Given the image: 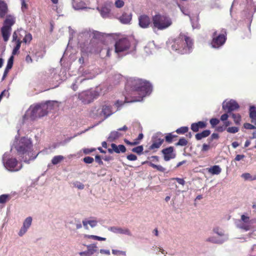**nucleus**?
Here are the masks:
<instances>
[{
	"mask_svg": "<svg viewBox=\"0 0 256 256\" xmlns=\"http://www.w3.org/2000/svg\"><path fill=\"white\" fill-rule=\"evenodd\" d=\"M151 84L146 80L134 78L128 81L126 86L125 102H140L152 92Z\"/></svg>",
	"mask_w": 256,
	"mask_h": 256,
	"instance_id": "1",
	"label": "nucleus"
},
{
	"mask_svg": "<svg viewBox=\"0 0 256 256\" xmlns=\"http://www.w3.org/2000/svg\"><path fill=\"white\" fill-rule=\"evenodd\" d=\"M12 147L16 150L20 157L26 163L34 160L38 156V154H34L32 141L28 137L24 136L18 139V136H16Z\"/></svg>",
	"mask_w": 256,
	"mask_h": 256,
	"instance_id": "2",
	"label": "nucleus"
},
{
	"mask_svg": "<svg viewBox=\"0 0 256 256\" xmlns=\"http://www.w3.org/2000/svg\"><path fill=\"white\" fill-rule=\"evenodd\" d=\"M56 102H47L44 104L32 105L26 111L23 116L24 120H34L38 118L44 116L54 108Z\"/></svg>",
	"mask_w": 256,
	"mask_h": 256,
	"instance_id": "3",
	"label": "nucleus"
},
{
	"mask_svg": "<svg viewBox=\"0 0 256 256\" xmlns=\"http://www.w3.org/2000/svg\"><path fill=\"white\" fill-rule=\"evenodd\" d=\"M194 42L188 36L180 34L172 42V50L178 54H186L192 52Z\"/></svg>",
	"mask_w": 256,
	"mask_h": 256,
	"instance_id": "4",
	"label": "nucleus"
},
{
	"mask_svg": "<svg viewBox=\"0 0 256 256\" xmlns=\"http://www.w3.org/2000/svg\"><path fill=\"white\" fill-rule=\"evenodd\" d=\"M172 24V18L166 14H156L152 16L151 27L154 32L163 30L170 28Z\"/></svg>",
	"mask_w": 256,
	"mask_h": 256,
	"instance_id": "5",
	"label": "nucleus"
},
{
	"mask_svg": "<svg viewBox=\"0 0 256 256\" xmlns=\"http://www.w3.org/2000/svg\"><path fill=\"white\" fill-rule=\"evenodd\" d=\"M123 104V102L120 100H117L112 107L111 104H106L102 106V110L100 111V109H94L92 110V116H104L106 119L112 114L116 112L119 110L120 107Z\"/></svg>",
	"mask_w": 256,
	"mask_h": 256,
	"instance_id": "6",
	"label": "nucleus"
},
{
	"mask_svg": "<svg viewBox=\"0 0 256 256\" xmlns=\"http://www.w3.org/2000/svg\"><path fill=\"white\" fill-rule=\"evenodd\" d=\"M104 94L101 87H98L94 90H90L82 92L78 94V98L84 104H89L96 98L100 95Z\"/></svg>",
	"mask_w": 256,
	"mask_h": 256,
	"instance_id": "7",
	"label": "nucleus"
},
{
	"mask_svg": "<svg viewBox=\"0 0 256 256\" xmlns=\"http://www.w3.org/2000/svg\"><path fill=\"white\" fill-rule=\"evenodd\" d=\"M16 22V18L12 15L6 16L4 20L2 26L0 28V32L4 42H7L10 38L12 26Z\"/></svg>",
	"mask_w": 256,
	"mask_h": 256,
	"instance_id": "8",
	"label": "nucleus"
},
{
	"mask_svg": "<svg viewBox=\"0 0 256 256\" xmlns=\"http://www.w3.org/2000/svg\"><path fill=\"white\" fill-rule=\"evenodd\" d=\"M2 162L6 169L11 172H17L22 168V164L16 158L10 157L8 152L3 155Z\"/></svg>",
	"mask_w": 256,
	"mask_h": 256,
	"instance_id": "9",
	"label": "nucleus"
},
{
	"mask_svg": "<svg viewBox=\"0 0 256 256\" xmlns=\"http://www.w3.org/2000/svg\"><path fill=\"white\" fill-rule=\"evenodd\" d=\"M114 46L115 52L120 56H122V53L124 55L130 53V42L126 38L120 39L116 42Z\"/></svg>",
	"mask_w": 256,
	"mask_h": 256,
	"instance_id": "10",
	"label": "nucleus"
},
{
	"mask_svg": "<svg viewBox=\"0 0 256 256\" xmlns=\"http://www.w3.org/2000/svg\"><path fill=\"white\" fill-rule=\"evenodd\" d=\"M48 78L50 82H58L65 80L68 77L59 74V68H50L47 74Z\"/></svg>",
	"mask_w": 256,
	"mask_h": 256,
	"instance_id": "11",
	"label": "nucleus"
},
{
	"mask_svg": "<svg viewBox=\"0 0 256 256\" xmlns=\"http://www.w3.org/2000/svg\"><path fill=\"white\" fill-rule=\"evenodd\" d=\"M234 224L237 228L242 230L246 232L250 229V218L244 214L241 216L240 219L236 220L234 222Z\"/></svg>",
	"mask_w": 256,
	"mask_h": 256,
	"instance_id": "12",
	"label": "nucleus"
},
{
	"mask_svg": "<svg viewBox=\"0 0 256 256\" xmlns=\"http://www.w3.org/2000/svg\"><path fill=\"white\" fill-rule=\"evenodd\" d=\"M213 38L211 42L212 46L214 48H219L225 42L226 36L224 34H217L215 32L213 34Z\"/></svg>",
	"mask_w": 256,
	"mask_h": 256,
	"instance_id": "13",
	"label": "nucleus"
},
{
	"mask_svg": "<svg viewBox=\"0 0 256 256\" xmlns=\"http://www.w3.org/2000/svg\"><path fill=\"white\" fill-rule=\"evenodd\" d=\"M240 108L238 104L234 100H226L222 102V109L228 113L231 114Z\"/></svg>",
	"mask_w": 256,
	"mask_h": 256,
	"instance_id": "14",
	"label": "nucleus"
},
{
	"mask_svg": "<svg viewBox=\"0 0 256 256\" xmlns=\"http://www.w3.org/2000/svg\"><path fill=\"white\" fill-rule=\"evenodd\" d=\"M163 134L161 132L155 134L152 137V144L150 146V150L158 148L163 143L164 140L162 138Z\"/></svg>",
	"mask_w": 256,
	"mask_h": 256,
	"instance_id": "15",
	"label": "nucleus"
},
{
	"mask_svg": "<svg viewBox=\"0 0 256 256\" xmlns=\"http://www.w3.org/2000/svg\"><path fill=\"white\" fill-rule=\"evenodd\" d=\"M32 218L31 216H28L24 220L22 226L18 232V235L22 237L26 234L32 226Z\"/></svg>",
	"mask_w": 256,
	"mask_h": 256,
	"instance_id": "16",
	"label": "nucleus"
},
{
	"mask_svg": "<svg viewBox=\"0 0 256 256\" xmlns=\"http://www.w3.org/2000/svg\"><path fill=\"white\" fill-rule=\"evenodd\" d=\"M152 24V20L146 14H142L138 17V25L142 28H147Z\"/></svg>",
	"mask_w": 256,
	"mask_h": 256,
	"instance_id": "17",
	"label": "nucleus"
},
{
	"mask_svg": "<svg viewBox=\"0 0 256 256\" xmlns=\"http://www.w3.org/2000/svg\"><path fill=\"white\" fill-rule=\"evenodd\" d=\"M162 152L164 154V160L166 162L174 158L176 156L174 152V148L172 146H169L164 148L162 150Z\"/></svg>",
	"mask_w": 256,
	"mask_h": 256,
	"instance_id": "18",
	"label": "nucleus"
},
{
	"mask_svg": "<svg viewBox=\"0 0 256 256\" xmlns=\"http://www.w3.org/2000/svg\"><path fill=\"white\" fill-rule=\"evenodd\" d=\"M108 230L115 234H122L128 235V236H132V234L131 232L128 228H120L117 226H112L108 228Z\"/></svg>",
	"mask_w": 256,
	"mask_h": 256,
	"instance_id": "19",
	"label": "nucleus"
},
{
	"mask_svg": "<svg viewBox=\"0 0 256 256\" xmlns=\"http://www.w3.org/2000/svg\"><path fill=\"white\" fill-rule=\"evenodd\" d=\"M132 19L131 12H124L122 15L118 18L119 20L123 24H130Z\"/></svg>",
	"mask_w": 256,
	"mask_h": 256,
	"instance_id": "20",
	"label": "nucleus"
},
{
	"mask_svg": "<svg viewBox=\"0 0 256 256\" xmlns=\"http://www.w3.org/2000/svg\"><path fill=\"white\" fill-rule=\"evenodd\" d=\"M80 34L82 36H89L90 37L92 36L94 38L99 39L101 36H103L104 34L101 33L98 31H86L82 32Z\"/></svg>",
	"mask_w": 256,
	"mask_h": 256,
	"instance_id": "21",
	"label": "nucleus"
},
{
	"mask_svg": "<svg viewBox=\"0 0 256 256\" xmlns=\"http://www.w3.org/2000/svg\"><path fill=\"white\" fill-rule=\"evenodd\" d=\"M8 7L6 2L2 0H0V18H4L8 14Z\"/></svg>",
	"mask_w": 256,
	"mask_h": 256,
	"instance_id": "22",
	"label": "nucleus"
},
{
	"mask_svg": "<svg viewBox=\"0 0 256 256\" xmlns=\"http://www.w3.org/2000/svg\"><path fill=\"white\" fill-rule=\"evenodd\" d=\"M82 224L86 229H88V224L92 228H94L96 226L98 221L96 218H92V219H85L82 220Z\"/></svg>",
	"mask_w": 256,
	"mask_h": 256,
	"instance_id": "23",
	"label": "nucleus"
},
{
	"mask_svg": "<svg viewBox=\"0 0 256 256\" xmlns=\"http://www.w3.org/2000/svg\"><path fill=\"white\" fill-rule=\"evenodd\" d=\"M206 124L205 122L200 121L198 122L193 123L191 125V129L194 132H197L200 128H204L206 127Z\"/></svg>",
	"mask_w": 256,
	"mask_h": 256,
	"instance_id": "24",
	"label": "nucleus"
},
{
	"mask_svg": "<svg viewBox=\"0 0 256 256\" xmlns=\"http://www.w3.org/2000/svg\"><path fill=\"white\" fill-rule=\"evenodd\" d=\"M72 8L76 10H82L88 8L86 6V3L83 1L75 2L73 0L72 2Z\"/></svg>",
	"mask_w": 256,
	"mask_h": 256,
	"instance_id": "25",
	"label": "nucleus"
},
{
	"mask_svg": "<svg viewBox=\"0 0 256 256\" xmlns=\"http://www.w3.org/2000/svg\"><path fill=\"white\" fill-rule=\"evenodd\" d=\"M98 74L94 71L86 69L83 72L82 77L86 80L92 79L94 78Z\"/></svg>",
	"mask_w": 256,
	"mask_h": 256,
	"instance_id": "26",
	"label": "nucleus"
},
{
	"mask_svg": "<svg viewBox=\"0 0 256 256\" xmlns=\"http://www.w3.org/2000/svg\"><path fill=\"white\" fill-rule=\"evenodd\" d=\"M97 9L100 12L101 16L103 18H108L110 17V9L106 6H102L100 8H98Z\"/></svg>",
	"mask_w": 256,
	"mask_h": 256,
	"instance_id": "27",
	"label": "nucleus"
},
{
	"mask_svg": "<svg viewBox=\"0 0 256 256\" xmlns=\"http://www.w3.org/2000/svg\"><path fill=\"white\" fill-rule=\"evenodd\" d=\"M206 242H210L214 244H221L226 241V238H224V239H222L218 236H210L206 240Z\"/></svg>",
	"mask_w": 256,
	"mask_h": 256,
	"instance_id": "28",
	"label": "nucleus"
},
{
	"mask_svg": "<svg viewBox=\"0 0 256 256\" xmlns=\"http://www.w3.org/2000/svg\"><path fill=\"white\" fill-rule=\"evenodd\" d=\"M84 80V78L82 76L76 77L72 84L70 88L74 91L78 89V86Z\"/></svg>",
	"mask_w": 256,
	"mask_h": 256,
	"instance_id": "29",
	"label": "nucleus"
},
{
	"mask_svg": "<svg viewBox=\"0 0 256 256\" xmlns=\"http://www.w3.org/2000/svg\"><path fill=\"white\" fill-rule=\"evenodd\" d=\"M111 148H113V150L117 154L124 153L126 151V147L122 144L117 146L116 144L112 143L111 144Z\"/></svg>",
	"mask_w": 256,
	"mask_h": 256,
	"instance_id": "30",
	"label": "nucleus"
},
{
	"mask_svg": "<svg viewBox=\"0 0 256 256\" xmlns=\"http://www.w3.org/2000/svg\"><path fill=\"white\" fill-rule=\"evenodd\" d=\"M213 232L214 234H216L218 236L222 239H224V238H226V241L228 240V236L224 234V231L218 227L214 228Z\"/></svg>",
	"mask_w": 256,
	"mask_h": 256,
	"instance_id": "31",
	"label": "nucleus"
},
{
	"mask_svg": "<svg viewBox=\"0 0 256 256\" xmlns=\"http://www.w3.org/2000/svg\"><path fill=\"white\" fill-rule=\"evenodd\" d=\"M208 172L212 174H219L222 172V168L218 165H214L208 169Z\"/></svg>",
	"mask_w": 256,
	"mask_h": 256,
	"instance_id": "32",
	"label": "nucleus"
},
{
	"mask_svg": "<svg viewBox=\"0 0 256 256\" xmlns=\"http://www.w3.org/2000/svg\"><path fill=\"white\" fill-rule=\"evenodd\" d=\"M210 134V131L206 130L202 131L201 132L198 133L196 134L195 137L196 140H200L203 138L208 136Z\"/></svg>",
	"mask_w": 256,
	"mask_h": 256,
	"instance_id": "33",
	"label": "nucleus"
},
{
	"mask_svg": "<svg viewBox=\"0 0 256 256\" xmlns=\"http://www.w3.org/2000/svg\"><path fill=\"white\" fill-rule=\"evenodd\" d=\"M121 136H122V134L118 131H112L110 133L108 137V140L110 142H113Z\"/></svg>",
	"mask_w": 256,
	"mask_h": 256,
	"instance_id": "34",
	"label": "nucleus"
},
{
	"mask_svg": "<svg viewBox=\"0 0 256 256\" xmlns=\"http://www.w3.org/2000/svg\"><path fill=\"white\" fill-rule=\"evenodd\" d=\"M87 250H88V253L89 254L90 256H91L94 253L96 252L98 250V247L96 245L94 244H91L86 246Z\"/></svg>",
	"mask_w": 256,
	"mask_h": 256,
	"instance_id": "35",
	"label": "nucleus"
},
{
	"mask_svg": "<svg viewBox=\"0 0 256 256\" xmlns=\"http://www.w3.org/2000/svg\"><path fill=\"white\" fill-rule=\"evenodd\" d=\"M241 178L244 180L252 181L256 180V174L252 176L248 172H244L241 175Z\"/></svg>",
	"mask_w": 256,
	"mask_h": 256,
	"instance_id": "36",
	"label": "nucleus"
},
{
	"mask_svg": "<svg viewBox=\"0 0 256 256\" xmlns=\"http://www.w3.org/2000/svg\"><path fill=\"white\" fill-rule=\"evenodd\" d=\"M230 116L232 117L236 124L240 125V124L242 117L240 114L232 112L230 114Z\"/></svg>",
	"mask_w": 256,
	"mask_h": 256,
	"instance_id": "37",
	"label": "nucleus"
},
{
	"mask_svg": "<svg viewBox=\"0 0 256 256\" xmlns=\"http://www.w3.org/2000/svg\"><path fill=\"white\" fill-rule=\"evenodd\" d=\"M22 42V41L21 40H18L16 41V42H14L16 46H14V47L12 50V56H14V55H16L18 52L20 48Z\"/></svg>",
	"mask_w": 256,
	"mask_h": 256,
	"instance_id": "38",
	"label": "nucleus"
},
{
	"mask_svg": "<svg viewBox=\"0 0 256 256\" xmlns=\"http://www.w3.org/2000/svg\"><path fill=\"white\" fill-rule=\"evenodd\" d=\"M64 156L61 155L56 156L52 160V163L54 165H56L64 160Z\"/></svg>",
	"mask_w": 256,
	"mask_h": 256,
	"instance_id": "39",
	"label": "nucleus"
},
{
	"mask_svg": "<svg viewBox=\"0 0 256 256\" xmlns=\"http://www.w3.org/2000/svg\"><path fill=\"white\" fill-rule=\"evenodd\" d=\"M250 117L252 118H256V110L254 106H251L250 107Z\"/></svg>",
	"mask_w": 256,
	"mask_h": 256,
	"instance_id": "40",
	"label": "nucleus"
},
{
	"mask_svg": "<svg viewBox=\"0 0 256 256\" xmlns=\"http://www.w3.org/2000/svg\"><path fill=\"white\" fill-rule=\"evenodd\" d=\"M150 166H152L154 168L158 170L161 172H164L166 170L165 168L162 167L160 165H156L152 162H150Z\"/></svg>",
	"mask_w": 256,
	"mask_h": 256,
	"instance_id": "41",
	"label": "nucleus"
},
{
	"mask_svg": "<svg viewBox=\"0 0 256 256\" xmlns=\"http://www.w3.org/2000/svg\"><path fill=\"white\" fill-rule=\"evenodd\" d=\"M14 58L13 56H12L9 58L8 61L6 66L5 68L6 70H10L12 68L14 63Z\"/></svg>",
	"mask_w": 256,
	"mask_h": 256,
	"instance_id": "42",
	"label": "nucleus"
},
{
	"mask_svg": "<svg viewBox=\"0 0 256 256\" xmlns=\"http://www.w3.org/2000/svg\"><path fill=\"white\" fill-rule=\"evenodd\" d=\"M144 150V148L142 146H138L135 147L133 148L132 150L134 152H136L138 154H142V151Z\"/></svg>",
	"mask_w": 256,
	"mask_h": 256,
	"instance_id": "43",
	"label": "nucleus"
},
{
	"mask_svg": "<svg viewBox=\"0 0 256 256\" xmlns=\"http://www.w3.org/2000/svg\"><path fill=\"white\" fill-rule=\"evenodd\" d=\"M188 130V128L187 126H182L176 130V132L178 134H184Z\"/></svg>",
	"mask_w": 256,
	"mask_h": 256,
	"instance_id": "44",
	"label": "nucleus"
},
{
	"mask_svg": "<svg viewBox=\"0 0 256 256\" xmlns=\"http://www.w3.org/2000/svg\"><path fill=\"white\" fill-rule=\"evenodd\" d=\"M32 40V36L30 33L26 34L22 42L25 44L30 43Z\"/></svg>",
	"mask_w": 256,
	"mask_h": 256,
	"instance_id": "45",
	"label": "nucleus"
},
{
	"mask_svg": "<svg viewBox=\"0 0 256 256\" xmlns=\"http://www.w3.org/2000/svg\"><path fill=\"white\" fill-rule=\"evenodd\" d=\"M239 128L236 126L229 127L226 128V131L230 134H235L238 132Z\"/></svg>",
	"mask_w": 256,
	"mask_h": 256,
	"instance_id": "46",
	"label": "nucleus"
},
{
	"mask_svg": "<svg viewBox=\"0 0 256 256\" xmlns=\"http://www.w3.org/2000/svg\"><path fill=\"white\" fill-rule=\"evenodd\" d=\"M187 140L184 138H181L176 144V146H185L188 144Z\"/></svg>",
	"mask_w": 256,
	"mask_h": 256,
	"instance_id": "47",
	"label": "nucleus"
},
{
	"mask_svg": "<svg viewBox=\"0 0 256 256\" xmlns=\"http://www.w3.org/2000/svg\"><path fill=\"white\" fill-rule=\"evenodd\" d=\"M114 4L116 8H120L124 6V2L122 0H116Z\"/></svg>",
	"mask_w": 256,
	"mask_h": 256,
	"instance_id": "48",
	"label": "nucleus"
},
{
	"mask_svg": "<svg viewBox=\"0 0 256 256\" xmlns=\"http://www.w3.org/2000/svg\"><path fill=\"white\" fill-rule=\"evenodd\" d=\"M73 185L74 187L78 188L79 190H83L84 188V184L78 181L74 182Z\"/></svg>",
	"mask_w": 256,
	"mask_h": 256,
	"instance_id": "49",
	"label": "nucleus"
},
{
	"mask_svg": "<svg viewBox=\"0 0 256 256\" xmlns=\"http://www.w3.org/2000/svg\"><path fill=\"white\" fill-rule=\"evenodd\" d=\"M210 122L212 128H214L220 122V120L216 118H212L210 120Z\"/></svg>",
	"mask_w": 256,
	"mask_h": 256,
	"instance_id": "50",
	"label": "nucleus"
},
{
	"mask_svg": "<svg viewBox=\"0 0 256 256\" xmlns=\"http://www.w3.org/2000/svg\"><path fill=\"white\" fill-rule=\"evenodd\" d=\"M88 238H92L94 240H106V238H105L100 237L97 236H94V235H88Z\"/></svg>",
	"mask_w": 256,
	"mask_h": 256,
	"instance_id": "51",
	"label": "nucleus"
},
{
	"mask_svg": "<svg viewBox=\"0 0 256 256\" xmlns=\"http://www.w3.org/2000/svg\"><path fill=\"white\" fill-rule=\"evenodd\" d=\"M9 196L8 194H2L0 196V204H4L5 203Z\"/></svg>",
	"mask_w": 256,
	"mask_h": 256,
	"instance_id": "52",
	"label": "nucleus"
},
{
	"mask_svg": "<svg viewBox=\"0 0 256 256\" xmlns=\"http://www.w3.org/2000/svg\"><path fill=\"white\" fill-rule=\"evenodd\" d=\"M83 160L85 163L90 164L94 162V160L92 157L86 156L84 158Z\"/></svg>",
	"mask_w": 256,
	"mask_h": 256,
	"instance_id": "53",
	"label": "nucleus"
},
{
	"mask_svg": "<svg viewBox=\"0 0 256 256\" xmlns=\"http://www.w3.org/2000/svg\"><path fill=\"white\" fill-rule=\"evenodd\" d=\"M20 40V38H18V36L16 32H14L12 34V43L16 42L17 40Z\"/></svg>",
	"mask_w": 256,
	"mask_h": 256,
	"instance_id": "54",
	"label": "nucleus"
},
{
	"mask_svg": "<svg viewBox=\"0 0 256 256\" xmlns=\"http://www.w3.org/2000/svg\"><path fill=\"white\" fill-rule=\"evenodd\" d=\"M126 158L128 160L130 161H134L137 160V156L134 154H130L128 155Z\"/></svg>",
	"mask_w": 256,
	"mask_h": 256,
	"instance_id": "55",
	"label": "nucleus"
},
{
	"mask_svg": "<svg viewBox=\"0 0 256 256\" xmlns=\"http://www.w3.org/2000/svg\"><path fill=\"white\" fill-rule=\"evenodd\" d=\"M244 128L248 130H254L256 128L255 126L249 123L244 124Z\"/></svg>",
	"mask_w": 256,
	"mask_h": 256,
	"instance_id": "56",
	"label": "nucleus"
},
{
	"mask_svg": "<svg viewBox=\"0 0 256 256\" xmlns=\"http://www.w3.org/2000/svg\"><path fill=\"white\" fill-rule=\"evenodd\" d=\"M124 142L126 144H127L130 145V146L137 145L139 143L136 140H135L134 142H130L126 139H124Z\"/></svg>",
	"mask_w": 256,
	"mask_h": 256,
	"instance_id": "57",
	"label": "nucleus"
},
{
	"mask_svg": "<svg viewBox=\"0 0 256 256\" xmlns=\"http://www.w3.org/2000/svg\"><path fill=\"white\" fill-rule=\"evenodd\" d=\"M230 116V114L228 113H226L222 114L220 116V120L222 122H224Z\"/></svg>",
	"mask_w": 256,
	"mask_h": 256,
	"instance_id": "58",
	"label": "nucleus"
},
{
	"mask_svg": "<svg viewBox=\"0 0 256 256\" xmlns=\"http://www.w3.org/2000/svg\"><path fill=\"white\" fill-rule=\"evenodd\" d=\"M174 136H172L171 134H168L166 136V140L168 143H170L172 142V138H174Z\"/></svg>",
	"mask_w": 256,
	"mask_h": 256,
	"instance_id": "59",
	"label": "nucleus"
},
{
	"mask_svg": "<svg viewBox=\"0 0 256 256\" xmlns=\"http://www.w3.org/2000/svg\"><path fill=\"white\" fill-rule=\"evenodd\" d=\"M22 3V10L24 12L28 8V6L26 3L25 0H20Z\"/></svg>",
	"mask_w": 256,
	"mask_h": 256,
	"instance_id": "60",
	"label": "nucleus"
},
{
	"mask_svg": "<svg viewBox=\"0 0 256 256\" xmlns=\"http://www.w3.org/2000/svg\"><path fill=\"white\" fill-rule=\"evenodd\" d=\"M112 253L114 254H121L125 256L126 255V252L124 251H121L118 250H112Z\"/></svg>",
	"mask_w": 256,
	"mask_h": 256,
	"instance_id": "61",
	"label": "nucleus"
},
{
	"mask_svg": "<svg viewBox=\"0 0 256 256\" xmlns=\"http://www.w3.org/2000/svg\"><path fill=\"white\" fill-rule=\"evenodd\" d=\"M174 180H176V182L184 186L185 184V181L182 178H174Z\"/></svg>",
	"mask_w": 256,
	"mask_h": 256,
	"instance_id": "62",
	"label": "nucleus"
},
{
	"mask_svg": "<svg viewBox=\"0 0 256 256\" xmlns=\"http://www.w3.org/2000/svg\"><path fill=\"white\" fill-rule=\"evenodd\" d=\"M244 157L245 156L244 154H237L234 158V160L240 161L243 159Z\"/></svg>",
	"mask_w": 256,
	"mask_h": 256,
	"instance_id": "63",
	"label": "nucleus"
},
{
	"mask_svg": "<svg viewBox=\"0 0 256 256\" xmlns=\"http://www.w3.org/2000/svg\"><path fill=\"white\" fill-rule=\"evenodd\" d=\"M95 150L94 148H84L83 150L84 152L87 154H89Z\"/></svg>",
	"mask_w": 256,
	"mask_h": 256,
	"instance_id": "64",
	"label": "nucleus"
}]
</instances>
